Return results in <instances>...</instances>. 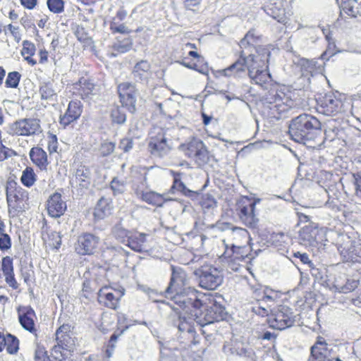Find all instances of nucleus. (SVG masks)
Wrapping results in <instances>:
<instances>
[{
    "mask_svg": "<svg viewBox=\"0 0 361 361\" xmlns=\"http://www.w3.org/2000/svg\"><path fill=\"white\" fill-rule=\"evenodd\" d=\"M261 35L254 28L248 30L239 42L238 57L234 63L216 71V78H240L247 72L250 82L259 86L267 85L271 80L269 61L271 51L269 45L260 44Z\"/></svg>",
    "mask_w": 361,
    "mask_h": 361,
    "instance_id": "nucleus-1",
    "label": "nucleus"
},
{
    "mask_svg": "<svg viewBox=\"0 0 361 361\" xmlns=\"http://www.w3.org/2000/svg\"><path fill=\"white\" fill-rule=\"evenodd\" d=\"M164 295L180 309H185L191 305L195 310L196 319L202 326L223 319L225 307L219 302H216V295L190 288L183 291H176L171 295Z\"/></svg>",
    "mask_w": 361,
    "mask_h": 361,
    "instance_id": "nucleus-2",
    "label": "nucleus"
},
{
    "mask_svg": "<svg viewBox=\"0 0 361 361\" xmlns=\"http://www.w3.org/2000/svg\"><path fill=\"white\" fill-rule=\"evenodd\" d=\"M7 209L12 216L25 212L29 205V193L15 180H7L5 188Z\"/></svg>",
    "mask_w": 361,
    "mask_h": 361,
    "instance_id": "nucleus-3",
    "label": "nucleus"
},
{
    "mask_svg": "<svg viewBox=\"0 0 361 361\" xmlns=\"http://www.w3.org/2000/svg\"><path fill=\"white\" fill-rule=\"evenodd\" d=\"M252 298V312L258 316L269 317L272 307L280 301L281 295L271 288L264 287L255 290Z\"/></svg>",
    "mask_w": 361,
    "mask_h": 361,
    "instance_id": "nucleus-4",
    "label": "nucleus"
},
{
    "mask_svg": "<svg viewBox=\"0 0 361 361\" xmlns=\"http://www.w3.org/2000/svg\"><path fill=\"white\" fill-rule=\"evenodd\" d=\"M259 202V200L247 196H242L238 199L235 204V212L245 226L257 227L259 219L256 204Z\"/></svg>",
    "mask_w": 361,
    "mask_h": 361,
    "instance_id": "nucleus-5",
    "label": "nucleus"
},
{
    "mask_svg": "<svg viewBox=\"0 0 361 361\" xmlns=\"http://www.w3.org/2000/svg\"><path fill=\"white\" fill-rule=\"evenodd\" d=\"M181 147L185 155L198 166H204L214 159V155L211 154L205 143L195 137L182 144Z\"/></svg>",
    "mask_w": 361,
    "mask_h": 361,
    "instance_id": "nucleus-6",
    "label": "nucleus"
},
{
    "mask_svg": "<svg viewBox=\"0 0 361 361\" xmlns=\"http://www.w3.org/2000/svg\"><path fill=\"white\" fill-rule=\"evenodd\" d=\"M295 101L283 92H276L267 97V115L272 118L279 119L295 106Z\"/></svg>",
    "mask_w": 361,
    "mask_h": 361,
    "instance_id": "nucleus-7",
    "label": "nucleus"
},
{
    "mask_svg": "<svg viewBox=\"0 0 361 361\" xmlns=\"http://www.w3.org/2000/svg\"><path fill=\"white\" fill-rule=\"evenodd\" d=\"M276 305V307H272L267 319L269 326L280 331L293 326L295 316L291 309L287 305H278V302Z\"/></svg>",
    "mask_w": 361,
    "mask_h": 361,
    "instance_id": "nucleus-8",
    "label": "nucleus"
},
{
    "mask_svg": "<svg viewBox=\"0 0 361 361\" xmlns=\"http://www.w3.org/2000/svg\"><path fill=\"white\" fill-rule=\"evenodd\" d=\"M321 123L318 118L311 115L303 114L298 116L290 126L289 133L293 140L301 142L306 140L309 130L319 128Z\"/></svg>",
    "mask_w": 361,
    "mask_h": 361,
    "instance_id": "nucleus-9",
    "label": "nucleus"
},
{
    "mask_svg": "<svg viewBox=\"0 0 361 361\" xmlns=\"http://www.w3.org/2000/svg\"><path fill=\"white\" fill-rule=\"evenodd\" d=\"M316 110L319 114L334 116L345 111V104L341 97L334 92L325 93L317 97Z\"/></svg>",
    "mask_w": 361,
    "mask_h": 361,
    "instance_id": "nucleus-10",
    "label": "nucleus"
},
{
    "mask_svg": "<svg viewBox=\"0 0 361 361\" xmlns=\"http://www.w3.org/2000/svg\"><path fill=\"white\" fill-rule=\"evenodd\" d=\"M125 294L124 288H114L111 285H104L97 291V302L104 308L116 310Z\"/></svg>",
    "mask_w": 361,
    "mask_h": 361,
    "instance_id": "nucleus-11",
    "label": "nucleus"
},
{
    "mask_svg": "<svg viewBox=\"0 0 361 361\" xmlns=\"http://www.w3.org/2000/svg\"><path fill=\"white\" fill-rule=\"evenodd\" d=\"M251 251V247H235V245H225V250L221 257V260L226 263L228 269L238 271L240 269L241 262L249 257Z\"/></svg>",
    "mask_w": 361,
    "mask_h": 361,
    "instance_id": "nucleus-12",
    "label": "nucleus"
},
{
    "mask_svg": "<svg viewBox=\"0 0 361 361\" xmlns=\"http://www.w3.org/2000/svg\"><path fill=\"white\" fill-rule=\"evenodd\" d=\"M199 272V285L202 288L214 290L223 283L222 271L216 267L202 266Z\"/></svg>",
    "mask_w": 361,
    "mask_h": 361,
    "instance_id": "nucleus-13",
    "label": "nucleus"
},
{
    "mask_svg": "<svg viewBox=\"0 0 361 361\" xmlns=\"http://www.w3.org/2000/svg\"><path fill=\"white\" fill-rule=\"evenodd\" d=\"M308 361H333L334 350L328 344L326 338L317 335L310 349Z\"/></svg>",
    "mask_w": 361,
    "mask_h": 361,
    "instance_id": "nucleus-14",
    "label": "nucleus"
},
{
    "mask_svg": "<svg viewBox=\"0 0 361 361\" xmlns=\"http://www.w3.org/2000/svg\"><path fill=\"white\" fill-rule=\"evenodd\" d=\"M117 92L121 106L130 112H135L137 94L135 85L130 82H121L118 85Z\"/></svg>",
    "mask_w": 361,
    "mask_h": 361,
    "instance_id": "nucleus-15",
    "label": "nucleus"
},
{
    "mask_svg": "<svg viewBox=\"0 0 361 361\" xmlns=\"http://www.w3.org/2000/svg\"><path fill=\"white\" fill-rule=\"evenodd\" d=\"M40 129V121L37 118H21L9 125L8 133L11 135L30 136Z\"/></svg>",
    "mask_w": 361,
    "mask_h": 361,
    "instance_id": "nucleus-16",
    "label": "nucleus"
},
{
    "mask_svg": "<svg viewBox=\"0 0 361 361\" xmlns=\"http://www.w3.org/2000/svg\"><path fill=\"white\" fill-rule=\"evenodd\" d=\"M99 238L90 233H82L77 238L74 250L80 255H94L98 248Z\"/></svg>",
    "mask_w": 361,
    "mask_h": 361,
    "instance_id": "nucleus-17",
    "label": "nucleus"
},
{
    "mask_svg": "<svg viewBox=\"0 0 361 361\" xmlns=\"http://www.w3.org/2000/svg\"><path fill=\"white\" fill-rule=\"evenodd\" d=\"M216 226L221 230L231 229L228 235V240L232 241L231 245L235 246H250L249 242L251 240L247 230L243 227H232L228 222H217Z\"/></svg>",
    "mask_w": 361,
    "mask_h": 361,
    "instance_id": "nucleus-18",
    "label": "nucleus"
},
{
    "mask_svg": "<svg viewBox=\"0 0 361 361\" xmlns=\"http://www.w3.org/2000/svg\"><path fill=\"white\" fill-rule=\"evenodd\" d=\"M172 270L170 283L166 288L164 295H171V293L176 291L180 292L190 288L188 286V276L184 270L180 268H176L175 266L171 267Z\"/></svg>",
    "mask_w": 361,
    "mask_h": 361,
    "instance_id": "nucleus-19",
    "label": "nucleus"
},
{
    "mask_svg": "<svg viewBox=\"0 0 361 361\" xmlns=\"http://www.w3.org/2000/svg\"><path fill=\"white\" fill-rule=\"evenodd\" d=\"M16 312L23 328L31 334H36L37 332L36 327L37 316L32 306L19 305L16 308Z\"/></svg>",
    "mask_w": 361,
    "mask_h": 361,
    "instance_id": "nucleus-20",
    "label": "nucleus"
},
{
    "mask_svg": "<svg viewBox=\"0 0 361 361\" xmlns=\"http://www.w3.org/2000/svg\"><path fill=\"white\" fill-rule=\"evenodd\" d=\"M185 67L193 69L202 75H208L209 65L204 57L195 50H190L187 56L182 57L180 62Z\"/></svg>",
    "mask_w": 361,
    "mask_h": 361,
    "instance_id": "nucleus-21",
    "label": "nucleus"
},
{
    "mask_svg": "<svg viewBox=\"0 0 361 361\" xmlns=\"http://www.w3.org/2000/svg\"><path fill=\"white\" fill-rule=\"evenodd\" d=\"M127 16L128 10L126 8V6H119L114 16L111 17L109 20V28L113 35H116V33L130 35L133 30L123 23Z\"/></svg>",
    "mask_w": 361,
    "mask_h": 361,
    "instance_id": "nucleus-22",
    "label": "nucleus"
},
{
    "mask_svg": "<svg viewBox=\"0 0 361 361\" xmlns=\"http://www.w3.org/2000/svg\"><path fill=\"white\" fill-rule=\"evenodd\" d=\"M147 234L140 233L137 230H125L123 242L132 250L142 252L145 251V244L147 241Z\"/></svg>",
    "mask_w": 361,
    "mask_h": 361,
    "instance_id": "nucleus-23",
    "label": "nucleus"
},
{
    "mask_svg": "<svg viewBox=\"0 0 361 361\" xmlns=\"http://www.w3.org/2000/svg\"><path fill=\"white\" fill-rule=\"evenodd\" d=\"M46 208L48 215L51 218L57 219L63 216L66 211L67 204L63 200L62 195L59 192H54L48 197Z\"/></svg>",
    "mask_w": 361,
    "mask_h": 361,
    "instance_id": "nucleus-24",
    "label": "nucleus"
},
{
    "mask_svg": "<svg viewBox=\"0 0 361 361\" xmlns=\"http://www.w3.org/2000/svg\"><path fill=\"white\" fill-rule=\"evenodd\" d=\"M56 341L67 348L68 350L73 348L75 342L74 326L71 324H62L56 330Z\"/></svg>",
    "mask_w": 361,
    "mask_h": 361,
    "instance_id": "nucleus-25",
    "label": "nucleus"
},
{
    "mask_svg": "<svg viewBox=\"0 0 361 361\" xmlns=\"http://www.w3.org/2000/svg\"><path fill=\"white\" fill-rule=\"evenodd\" d=\"M147 149L149 154L159 157L167 153L169 147L164 132H159L155 135L149 137Z\"/></svg>",
    "mask_w": 361,
    "mask_h": 361,
    "instance_id": "nucleus-26",
    "label": "nucleus"
},
{
    "mask_svg": "<svg viewBox=\"0 0 361 361\" xmlns=\"http://www.w3.org/2000/svg\"><path fill=\"white\" fill-rule=\"evenodd\" d=\"M83 111V106L80 100H71L69 102L65 114L59 118V123L63 126H69L70 123L78 121L81 117Z\"/></svg>",
    "mask_w": 361,
    "mask_h": 361,
    "instance_id": "nucleus-27",
    "label": "nucleus"
},
{
    "mask_svg": "<svg viewBox=\"0 0 361 361\" xmlns=\"http://www.w3.org/2000/svg\"><path fill=\"white\" fill-rule=\"evenodd\" d=\"M95 90V84L89 78H80L78 81L72 85V92L74 95L80 97L82 99H87L92 95Z\"/></svg>",
    "mask_w": 361,
    "mask_h": 361,
    "instance_id": "nucleus-28",
    "label": "nucleus"
},
{
    "mask_svg": "<svg viewBox=\"0 0 361 361\" xmlns=\"http://www.w3.org/2000/svg\"><path fill=\"white\" fill-rule=\"evenodd\" d=\"M1 270L4 275L6 283L13 289L19 288V283L17 281L13 268V259L9 255L1 258Z\"/></svg>",
    "mask_w": 361,
    "mask_h": 361,
    "instance_id": "nucleus-29",
    "label": "nucleus"
},
{
    "mask_svg": "<svg viewBox=\"0 0 361 361\" xmlns=\"http://www.w3.org/2000/svg\"><path fill=\"white\" fill-rule=\"evenodd\" d=\"M30 159L34 165L41 171H47L49 161L47 152L40 147H31L29 153Z\"/></svg>",
    "mask_w": 361,
    "mask_h": 361,
    "instance_id": "nucleus-30",
    "label": "nucleus"
},
{
    "mask_svg": "<svg viewBox=\"0 0 361 361\" xmlns=\"http://www.w3.org/2000/svg\"><path fill=\"white\" fill-rule=\"evenodd\" d=\"M20 348V341L13 334L0 331V353L6 350L7 353L16 354Z\"/></svg>",
    "mask_w": 361,
    "mask_h": 361,
    "instance_id": "nucleus-31",
    "label": "nucleus"
},
{
    "mask_svg": "<svg viewBox=\"0 0 361 361\" xmlns=\"http://www.w3.org/2000/svg\"><path fill=\"white\" fill-rule=\"evenodd\" d=\"M42 237L46 247L51 250H59L61 245V236L59 233L46 227L42 229Z\"/></svg>",
    "mask_w": 361,
    "mask_h": 361,
    "instance_id": "nucleus-32",
    "label": "nucleus"
},
{
    "mask_svg": "<svg viewBox=\"0 0 361 361\" xmlns=\"http://www.w3.org/2000/svg\"><path fill=\"white\" fill-rule=\"evenodd\" d=\"M113 209L111 200L104 197H100L94 209V219H104L106 218L112 214Z\"/></svg>",
    "mask_w": 361,
    "mask_h": 361,
    "instance_id": "nucleus-33",
    "label": "nucleus"
},
{
    "mask_svg": "<svg viewBox=\"0 0 361 361\" xmlns=\"http://www.w3.org/2000/svg\"><path fill=\"white\" fill-rule=\"evenodd\" d=\"M141 200L156 207H161L165 202L174 200L172 197H164V195L153 192V190H147V192H142Z\"/></svg>",
    "mask_w": 361,
    "mask_h": 361,
    "instance_id": "nucleus-34",
    "label": "nucleus"
},
{
    "mask_svg": "<svg viewBox=\"0 0 361 361\" xmlns=\"http://www.w3.org/2000/svg\"><path fill=\"white\" fill-rule=\"evenodd\" d=\"M341 11L351 18L361 17V0H341Z\"/></svg>",
    "mask_w": 361,
    "mask_h": 361,
    "instance_id": "nucleus-35",
    "label": "nucleus"
},
{
    "mask_svg": "<svg viewBox=\"0 0 361 361\" xmlns=\"http://www.w3.org/2000/svg\"><path fill=\"white\" fill-rule=\"evenodd\" d=\"M269 14L280 23L286 24L288 20L283 3L281 0L271 4L269 8Z\"/></svg>",
    "mask_w": 361,
    "mask_h": 361,
    "instance_id": "nucleus-36",
    "label": "nucleus"
},
{
    "mask_svg": "<svg viewBox=\"0 0 361 361\" xmlns=\"http://www.w3.org/2000/svg\"><path fill=\"white\" fill-rule=\"evenodd\" d=\"M36 51L37 48L34 42L29 41V39L23 41L20 54L27 64L31 66L37 65V62L34 58Z\"/></svg>",
    "mask_w": 361,
    "mask_h": 361,
    "instance_id": "nucleus-37",
    "label": "nucleus"
},
{
    "mask_svg": "<svg viewBox=\"0 0 361 361\" xmlns=\"http://www.w3.org/2000/svg\"><path fill=\"white\" fill-rule=\"evenodd\" d=\"M133 74L141 81H147L152 75L151 66L147 61H140L135 64Z\"/></svg>",
    "mask_w": 361,
    "mask_h": 361,
    "instance_id": "nucleus-38",
    "label": "nucleus"
},
{
    "mask_svg": "<svg viewBox=\"0 0 361 361\" xmlns=\"http://www.w3.org/2000/svg\"><path fill=\"white\" fill-rule=\"evenodd\" d=\"M195 321H196V322L198 323L197 321L196 316L195 319H192V317L178 316L176 324L178 326L180 331L188 332V334H190L192 338H194L196 334V331L195 330L194 326Z\"/></svg>",
    "mask_w": 361,
    "mask_h": 361,
    "instance_id": "nucleus-39",
    "label": "nucleus"
},
{
    "mask_svg": "<svg viewBox=\"0 0 361 361\" xmlns=\"http://www.w3.org/2000/svg\"><path fill=\"white\" fill-rule=\"evenodd\" d=\"M169 173L173 176V184L170 187V193H175L177 190L182 194L187 195L190 190H188L184 183L181 180L182 173L170 169Z\"/></svg>",
    "mask_w": 361,
    "mask_h": 361,
    "instance_id": "nucleus-40",
    "label": "nucleus"
},
{
    "mask_svg": "<svg viewBox=\"0 0 361 361\" xmlns=\"http://www.w3.org/2000/svg\"><path fill=\"white\" fill-rule=\"evenodd\" d=\"M37 180V176L35 171V169L32 167L25 168L22 171V176H20V182L23 185L30 188L35 185Z\"/></svg>",
    "mask_w": 361,
    "mask_h": 361,
    "instance_id": "nucleus-41",
    "label": "nucleus"
},
{
    "mask_svg": "<svg viewBox=\"0 0 361 361\" xmlns=\"http://www.w3.org/2000/svg\"><path fill=\"white\" fill-rule=\"evenodd\" d=\"M71 354V350L63 348L61 344L54 345L51 350V356L56 361H65L68 358Z\"/></svg>",
    "mask_w": 361,
    "mask_h": 361,
    "instance_id": "nucleus-42",
    "label": "nucleus"
},
{
    "mask_svg": "<svg viewBox=\"0 0 361 361\" xmlns=\"http://www.w3.org/2000/svg\"><path fill=\"white\" fill-rule=\"evenodd\" d=\"M75 178L82 188H88L90 185V169L80 166L75 172Z\"/></svg>",
    "mask_w": 361,
    "mask_h": 361,
    "instance_id": "nucleus-43",
    "label": "nucleus"
},
{
    "mask_svg": "<svg viewBox=\"0 0 361 361\" xmlns=\"http://www.w3.org/2000/svg\"><path fill=\"white\" fill-rule=\"evenodd\" d=\"M39 92L42 99H51L56 95L54 85L51 82H44L39 87Z\"/></svg>",
    "mask_w": 361,
    "mask_h": 361,
    "instance_id": "nucleus-44",
    "label": "nucleus"
},
{
    "mask_svg": "<svg viewBox=\"0 0 361 361\" xmlns=\"http://www.w3.org/2000/svg\"><path fill=\"white\" fill-rule=\"evenodd\" d=\"M21 78V74L18 71H10L7 74L5 80V86L7 88H17L19 85Z\"/></svg>",
    "mask_w": 361,
    "mask_h": 361,
    "instance_id": "nucleus-45",
    "label": "nucleus"
},
{
    "mask_svg": "<svg viewBox=\"0 0 361 361\" xmlns=\"http://www.w3.org/2000/svg\"><path fill=\"white\" fill-rule=\"evenodd\" d=\"M351 259L361 262V240L353 241L348 250Z\"/></svg>",
    "mask_w": 361,
    "mask_h": 361,
    "instance_id": "nucleus-46",
    "label": "nucleus"
},
{
    "mask_svg": "<svg viewBox=\"0 0 361 361\" xmlns=\"http://www.w3.org/2000/svg\"><path fill=\"white\" fill-rule=\"evenodd\" d=\"M47 5L51 13L56 14L63 13L65 9L63 0H47Z\"/></svg>",
    "mask_w": 361,
    "mask_h": 361,
    "instance_id": "nucleus-47",
    "label": "nucleus"
},
{
    "mask_svg": "<svg viewBox=\"0 0 361 361\" xmlns=\"http://www.w3.org/2000/svg\"><path fill=\"white\" fill-rule=\"evenodd\" d=\"M47 149L49 154L58 153L59 142L57 135L48 132L47 135Z\"/></svg>",
    "mask_w": 361,
    "mask_h": 361,
    "instance_id": "nucleus-48",
    "label": "nucleus"
},
{
    "mask_svg": "<svg viewBox=\"0 0 361 361\" xmlns=\"http://www.w3.org/2000/svg\"><path fill=\"white\" fill-rule=\"evenodd\" d=\"M360 283L359 279H356V278L350 277L347 279L345 284L341 285L339 288V290L342 293H349L355 290L356 288H357Z\"/></svg>",
    "mask_w": 361,
    "mask_h": 361,
    "instance_id": "nucleus-49",
    "label": "nucleus"
},
{
    "mask_svg": "<svg viewBox=\"0 0 361 361\" xmlns=\"http://www.w3.org/2000/svg\"><path fill=\"white\" fill-rule=\"evenodd\" d=\"M133 46L132 39L130 37L124 38L123 42L117 39V42L114 43V48L120 52H126L130 50Z\"/></svg>",
    "mask_w": 361,
    "mask_h": 361,
    "instance_id": "nucleus-50",
    "label": "nucleus"
},
{
    "mask_svg": "<svg viewBox=\"0 0 361 361\" xmlns=\"http://www.w3.org/2000/svg\"><path fill=\"white\" fill-rule=\"evenodd\" d=\"M200 204L202 208H213L216 206V200L212 195L204 194L202 196Z\"/></svg>",
    "mask_w": 361,
    "mask_h": 361,
    "instance_id": "nucleus-51",
    "label": "nucleus"
},
{
    "mask_svg": "<svg viewBox=\"0 0 361 361\" xmlns=\"http://www.w3.org/2000/svg\"><path fill=\"white\" fill-rule=\"evenodd\" d=\"M115 150V143L111 142H104L101 144L99 148V153L102 157L108 156Z\"/></svg>",
    "mask_w": 361,
    "mask_h": 361,
    "instance_id": "nucleus-52",
    "label": "nucleus"
},
{
    "mask_svg": "<svg viewBox=\"0 0 361 361\" xmlns=\"http://www.w3.org/2000/svg\"><path fill=\"white\" fill-rule=\"evenodd\" d=\"M110 188L114 195L123 193L125 190L124 183L117 178H114L110 183Z\"/></svg>",
    "mask_w": 361,
    "mask_h": 361,
    "instance_id": "nucleus-53",
    "label": "nucleus"
},
{
    "mask_svg": "<svg viewBox=\"0 0 361 361\" xmlns=\"http://www.w3.org/2000/svg\"><path fill=\"white\" fill-rule=\"evenodd\" d=\"M12 245V240L8 233L4 232L0 235V251L5 252L9 250Z\"/></svg>",
    "mask_w": 361,
    "mask_h": 361,
    "instance_id": "nucleus-54",
    "label": "nucleus"
},
{
    "mask_svg": "<svg viewBox=\"0 0 361 361\" xmlns=\"http://www.w3.org/2000/svg\"><path fill=\"white\" fill-rule=\"evenodd\" d=\"M111 120L118 123H123L126 121V115L122 111L119 107H116L111 110Z\"/></svg>",
    "mask_w": 361,
    "mask_h": 361,
    "instance_id": "nucleus-55",
    "label": "nucleus"
},
{
    "mask_svg": "<svg viewBox=\"0 0 361 361\" xmlns=\"http://www.w3.org/2000/svg\"><path fill=\"white\" fill-rule=\"evenodd\" d=\"M7 30L10 32V34L13 37L14 40L16 42H20L22 39V32L20 27L18 25H15L13 24H8L7 25Z\"/></svg>",
    "mask_w": 361,
    "mask_h": 361,
    "instance_id": "nucleus-56",
    "label": "nucleus"
},
{
    "mask_svg": "<svg viewBox=\"0 0 361 361\" xmlns=\"http://www.w3.org/2000/svg\"><path fill=\"white\" fill-rule=\"evenodd\" d=\"M35 361H51L45 348L37 347L35 352Z\"/></svg>",
    "mask_w": 361,
    "mask_h": 361,
    "instance_id": "nucleus-57",
    "label": "nucleus"
},
{
    "mask_svg": "<svg viewBox=\"0 0 361 361\" xmlns=\"http://www.w3.org/2000/svg\"><path fill=\"white\" fill-rule=\"evenodd\" d=\"M16 154V153L13 149L5 146L3 142L0 144V161H5L8 157Z\"/></svg>",
    "mask_w": 361,
    "mask_h": 361,
    "instance_id": "nucleus-58",
    "label": "nucleus"
},
{
    "mask_svg": "<svg viewBox=\"0 0 361 361\" xmlns=\"http://www.w3.org/2000/svg\"><path fill=\"white\" fill-rule=\"evenodd\" d=\"M339 130V128L334 127V126H329L325 130L326 139L329 140H334L338 136Z\"/></svg>",
    "mask_w": 361,
    "mask_h": 361,
    "instance_id": "nucleus-59",
    "label": "nucleus"
},
{
    "mask_svg": "<svg viewBox=\"0 0 361 361\" xmlns=\"http://www.w3.org/2000/svg\"><path fill=\"white\" fill-rule=\"evenodd\" d=\"M22 7L27 10H33L37 7L39 0H19Z\"/></svg>",
    "mask_w": 361,
    "mask_h": 361,
    "instance_id": "nucleus-60",
    "label": "nucleus"
},
{
    "mask_svg": "<svg viewBox=\"0 0 361 361\" xmlns=\"http://www.w3.org/2000/svg\"><path fill=\"white\" fill-rule=\"evenodd\" d=\"M38 56L39 57V64H46L48 63L49 54L47 49H46L45 48L39 49L38 50Z\"/></svg>",
    "mask_w": 361,
    "mask_h": 361,
    "instance_id": "nucleus-61",
    "label": "nucleus"
},
{
    "mask_svg": "<svg viewBox=\"0 0 361 361\" xmlns=\"http://www.w3.org/2000/svg\"><path fill=\"white\" fill-rule=\"evenodd\" d=\"M201 2L202 0H184V5L187 9L196 11Z\"/></svg>",
    "mask_w": 361,
    "mask_h": 361,
    "instance_id": "nucleus-62",
    "label": "nucleus"
},
{
    "mask_svg": "<svg viewBox=\"0 0 361 361\" xmlns=\"http://www.w3.org/2000/svg\"><path fill=\"white\" fill-rule=\"evenodd\" d=\"M94 289L90 287V282H86L83 283L82 288V295L84 298H90L92 297L94 294Z\"/></svg>",
    "mask_w": 361,
    "mask_h": 361,
    "instance_id": "nucleus-63",
    "label": "nucleus"
},
{
    "mask_svg": "<svg viewBox=\"0 0 361 361\" xmlns=\"http://www.w3.org/2000/svg\"><path fill=\"white\" fill-rule=\"evenodd\" d=\"M75 35H76L77 39L80 42H85L87 39V34L85 32L83 27H77Z\"/></svg>",
    "mask_w": 361,
    "mask_h": 361,
    "instance_id": "nucleus-64",
    "label": "nucleus"
}]
</instances>
